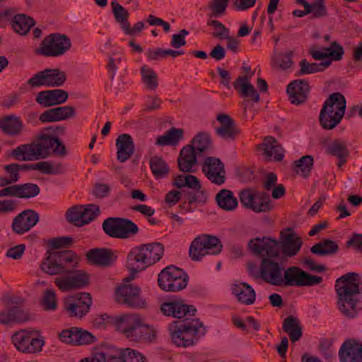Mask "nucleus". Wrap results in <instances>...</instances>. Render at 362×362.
Here are the masks:
<instances>
[{
    "mask_svg": "<svg viewBox=\"0 0 362 362\" xmlns=\"http://www.w3.org/2000/svg\"><path fill=\"white\" fill-rule=\"evenodd\" d=\"M162 313L175 318H186L185 321H173L168 325V331L173 342L177 346L187 347L194 345L206 333L204 325L199 319H192L197 312L193 305H187L181 301H170L161 305Z\"/></svg>",
    "mask_w": 362,
    "mask_h": 362,
    "instance_id": "1",
    "label": "nucleus"
},
{
    "mask_svg": "<svg viewBox=\"0 0 362 362\" xmlns=\"http://www.w3.org/2000/svg\"><path fill=\"white\" fill-rule=\"evenodd\" d=\"M52 154L64 156L66 147L58 137L42 130L30 144L12 149L10 156L19 161H33L47 158Z\"/></svg>",
    "mask_w": 362,
    "mask_h": 362,
    "instance_id": "2",
    "label": "nucleus"
},
{
    "mask_svg": "<svg viewBox=\"0 0 362 362\" xmlns=\"http://www.w3.org/2000/svg\"><path fill=\"white\" fill-rule=\"evenodd\" d=\"M335 291L337 304L341 313L347 318L356 317L362 310V281L359 274L349 272L338 278Z\"/></svg>",
    "mask_w": 362,
    "mask_h": 362,
    "instance_id": "3",
    "label": "nucleus"
},
{
    "mask_svg": "<svg viewBox=\"0 0 362 362\" xmlns=\"http://www.w3.org/2000/svg\"><path fill=\"white\" fill-rule=\"evenodd\" d=\"M346 102L341 93L329 95L320 112L319 122L322 129H333L341 121L346 110Z\"/></svg>",
    "mask_w": 362,
    "mask_h": 362,
    "instance_id": "4",
    "label": "nucleus"
},
{
    "mask_svg": "<svg viewBox=\"0 0 362 362\" xmlns=\"http://www.w3.org/2000/svg\"><path fill=\"white\" fill-rule=\"evenodd\" d=\"M78 264V257L71 250L50 252L40 264V269L49 275L71 272Z\"/></svg>",
    "mask_w": 362,
    "mask_h": 362,
    "instance_id": "5",
    "label": "nucleus"
},
{
    "mask_svg": "<svg viewBox=\"0 0 362 362\" xmlns=\"http://www.w3.org/2000/svg\"><path fill=\"white\" fill-rule=\"evenodd\" d=\"M222 248L223 245L217 237L203 234L197 236L191 243L189 256L193 261H200L207 255L219 254Z\"/></svg>",
    "mask_w": 362,
    "mask_h": 362,
    "instance_id": "6",
    "label": "nucleus"
},
{
    "mask_svg": "<svg viewBox=\"0 0 362 362\" xmlns=\"http://www.w3.org/2000/svg\"><path fill=\"white\" fill-rule=\"evenodd\" d=\"M188 280L187 274L182 269L170 265L158 274V284L163 291L178 292L187 286Z\"/></svg>",
    "mask_w": 362,
    "mask_h": 362,
    "instance_id": "7",
    "label": "nucleus"
},
{
    "mask_svg": "<svg viewBox=\"0 0 362 362\" xmlns=\"http://www.w3.org/2000/svg\"><path fill=\"white\" fill-rule=\"evenodd\" d=\"M105 233L109 237L119 239H127L135 236L139 233V228L132 220L109 217L102 225Z\"/></svg>",
    "mask_w": 362,
    "mask_h": 362,
    "instance_id": "8",
    "label": "nucleus"
},
{
    "mask_svg": "<svg viewBox=\"0 0 362 362\" xmlns=\"http://www.w3.org/2000/svg\"><path fill=\"white\" fill-rule=\"evenodd\" d=\"M71 47L67 35L58 33L46 36L38 48V53L45 57H57L64 55Z\"/></svg>",
    "mask_w": 362,
    "mask_h": 362,
    "instance_id": "9",
    "label": "nucleus"
},
{
    "mask_svg": "<svg viewBox=\"0 0 362 362\" xmlns=\"http://www.w3.org/2000/svg\"><path fill=\"white\" fill-rule=\"evenodd\" d=\"M66 81V74L59 69H45L35 74L27 84L31 88L59 87Z\"/></svg>",
    "mask_w": 362,
    "mask_h": 362,
    "instance_id": "10",
    "label": "nucleus"
},
{
    "mask_svg": "<svg viewBox=\"0 0 362 362\" xmlns=\"http://www.w3.org/2000/svg\"><path fill=\"white\" fill-rule=\"evenodd\" d=\"M141 322V316L136 313L117 316L113 320L117 330L130 341L136 342H139Z\"/></svg>",
    "mask_w": 362,
    "mask_h": 362,
    "instance_id": "11",
    "label": "nucleus"
},
{
    "mask_svg": "<svg viewBox=\"0 0 362 362\" xmlns=\"http://www.w3.org/2000/svg\"><path fill=\"white\" fill-rule=\"evenodd\" d=\"M115 300L131 308L141 309L147 306L146 300L141 296V288L131 284L121 285L116 289Z\"/></svg>",
    "mask_w": 362,
    "mask_h": 362,
    "instance_id": "12",
    "label": "nucleus"
},
{
    "mask_svg": "<svg viewBox=\"0 0 362 362\" xmlns=\"http://www.w3.org/2000/svg\"><path fill=\"white\" fill-rule=\"evenodd\" d=\"M283 284L291 286H313L322 282V277L312 275L298 267H288L284 273Z\"/></svg>",
    "mask_w": 362,
    "mask_h": 362,
    "instance_id": "13",
    "label": "nucleus"
},
{
    "mask_svg": "<svg viewBox=\"0 0 362 362\" xmlns=\"http://www.w3.org/2000/svg\"><path fill=\"white\" fill-rule=\"evenodd\" d=\"M148 252L144 244L134 247L130 250L127 257V267L131 272V274L124 279L127 282L134 279L135 274L153 265Z\"/></svg>",
    "mask_w": 362,
    "mask_h": 362,
    "instance_id": "14",
    "label": "nucleus"
},
{
    "mask_svg": "<svg viewBox=\"0 0 362 362\" xmlns=\"http://www.w3.org/2000/svg\"><path fill=\"white\" fill-rule=\"evenodd\" d=\"M91 303L90 293H78L65 299L64 309L70 317L81 318L89 311Z\"/></svg>",
    "mask_w": 362,
    "mask_h": 362,
    "instance_id": "15",
    "label": "nucleus"
},
{
    "mask_svg": "<svg viewBox=\"0 0 362 362\" xmlns=\"http://www.w3.org/2000/svg\"><path fill=\"white\" fill-rule=\"evenodd\" d=\"M202 170L205 177L214 185H222L226 181L225 165L218 158L206 157L202 164Z\"/></svg>",
    "mask_w": 362,
    "mask_h": 362,
    "instance_id": "16",
    "label": "nucleus"
},
{
    "mask_svg": "<svg viewBox=\"0 0 362 362\" xmlns=\"http://www.w3.org/2000/svg\"><path fill=\"white\" fill-rule=\"evenodd\" d=\"M239 199L240 203L245 208L252 209L256 213L267 212L272 209L269 198L265 197L263 194H256L250 189L240 191Z\"/></svg>",
    "mask_w": 362,
    "mask_h": 362,
    "instance_id": "17",
    "label": "nucleus"
},
{
    "mask_svg": "<svg viewBox=\"0 0 362 362\" xmlns=\"http://www.w3.org/2000/svg\"><path fill=\"white\" fill-rule=\"evenodd\" d=\"M11 339L16 349L23 353L34 354L40 351L44 345L42 339L33 337L25 330L14 333Z\"/></svg>",
    "mask_w": 362,
    "mask_h": 362,
    "instance_id": "18",
    "label": "nucleus"
},
{
    "mask_svg": "<svg viewBox=\"0 0 362 362\" xmlns=\"http://www.w3.org/2000/svg\"><path fill=\"white\" fill-rule=\"evenodd\" d=\"M259 270L260 276L264 281L274 286L283 285L284 268L278 262L269 258H263Z\"/></svg>",
    "mask_w": 362,
    "mask_h": 362,
    "instance_id": "19",
    "label": "nucleus"
},
{
    "mask_svg": "<svg viewBox=\"0 0 362 362\" xmlns=\"http://www.w3.org/2000/svg\"><path fill=\"white\" fill-rule=\"evenodd\" d=\"M216 119L220 123V126L215 129V132L220 138L233 141L240 134V130L236 123L228 115L219 114L217 115Z\"/></svg>",
    "mask_w": 362,
    "mask_h": 362,
    "instance_id": "20",
    "label": "nucleus"
},
{
    "mask_svg": "<svg viewBox=\"0 0 362 362\" xmlns=\"http://www.w3.org/2000/svg\"><path fill=\"white\" fill-rule=\"evenodd\" d=\"M249 247L255 255L277 257L279 253L278 242L267 237L251 240L249 243Z\"/></svg>",
    "mask_w": 362,
    "mask_h": 362,
    "instance_id": "21",
    "label": "nucleus"
},
{
    "mask_svg": "<svg viewBox=\"0 0 362 362\" xmlns=\"http://www.w3.org/2000/svg\"><path fill=\"white\" fill-rule=\"evenodd\" d=\"M39 221V215L32 209L25 210L14 218L12 223L13 231L22 235L30 230Z\"/></svg>",
    "mask_w": 362,
    "mask_h": 362,
    "instance_id": "22",
    "label": "nucleus"
},
{
    "mask_svg": "<svg viewBox=\"0 0 362 362\" xmlns=\"http://www.w3.org/2000/svg\"><path fill=\"white\" fill-rule=\"evenodd\" d=\"M310 92V86L304 79L295 80L287 86V93L292 104L298 105L305 103Z\"/></svg>",
    "mask_w": 362,
    "mask_h": 362,
    "instance_id": "23",
    "label": "nucleus"
},
{
    "mask_svg": "<svg viewBox=\"0 0 362 362\" xmlns=\"http://www.w3.org/2000/svg\"><path fill=\"white\" fill-rule=\"evenodd\" d=\"M69 98L68 92L62 89L42 90L37 93L35 100L44 107L64 103Z\"/></svg>",
    "mask_w": 362,
    "mask_h": 362,
    "instance_id": "24",
    "label": "nucleus"
},
{
    "mask_svg": "<svg viewBox=\"0 0 362 362\" xmlns=\"http://www.w3.org/2000/svg\"><path fill=\"white\" fill-rule=\"evenodd\" d=\"M341 362H362V344L355 339H347L339 351Z\"/></svg>",
    "mask_w": 362,
    "mask_h": 362,
    "instance_id": "25",
    "label": "nucleus"
},
{
    "mask_svg": "<svg viewBox=\"0 0 362 362\" xmlns=\"http://www.w3.org/2000/svg\"><path fill=\"white\" fill-rule=\"evenodd\" d=\"M94 354L99 362L125 361L124 349H117L111 344H102L96 349Z\"/></svg>",
    "mask_w": 362,
    "mask_h": 362,
    "instance_id": "26",
    "label": "nucleus"
},
{
    "mask_svg": "<svg viewBox=\"0 0 362 362\" xmlns=\"http://www.w3.org/2000/svg\"><path fill=\"white\" fill-rule=\"evenodd\" d=\"M75 108L72 106L66 105L48 109L40 115L39 119L43 123L54 122L66 120L75 117Z\"/></svg>",
    "mask_w": 362,
    "mask_h": 362,
    "instance_id": "27",
    "label": "nucleus"
},
{
    "mask_svg": "<svg viewBox=\"0 0 362 362\" xmlns=\"http://www.w3.org/2000/svg\"><path fill=\"white\" fill-rule=\"evenodd\" d=\"M267 161H281L284 158V149L272 136H267L257 147Z\"/></svg>",
    "mask_w": 362,
    "mask_h": 362,
    "instance_id": "28",
    "label": "nucleus"
},
{
    "mask_svg": "<svg viewBox=\"0 0 362 362\" xmlns=\"http://www.w3.org/2000/svg\"><path fill=\"white\" fill-rule=\"evenodd\" d=\"M115 145L117 149V158L120 163H124L129 160L134 152L133 139L128 134L118 136Z\"/></svg>",
    "mask_w": 362,
    "mask_h": 362,
    "instance_id": "29",
    "label": "nucleus"
},
{
    "mask_svg": "<svg viewBox=\"0 0 362 362\" xmlns=\"http://www.w3.org/2000/svg\"><path fill=\"white\" fill-rule=\"evenodd\" d=\"M316 45L312 46L308 53L315 60H321L325 58L331 57L333 60H340L344 54L343 47L336 41L331 43L330 47L323 48L322 51L317 50Z\"/></svg>",
    "mask_w": 362,
    "mask_h": 362,
    "instance_id": "30",
    "label": "nucleus"
},
{
    "mask_svg": "<svg viewBox=\"0 0 362 362\" xmlns=\"http://www.w3.org/2000/svg\"><path fill=\"white\" fill-rule=\"evenodd\" d=\"M197 156H199L194 152L190 145L184 146L180 152L177 158L178 168L183 173H194L193 167L197 163Z\"/></svg>",
    "mask_w": 362,
    "mask_h": 362,
    "instance_id": "31",
    "label": "nucleus"
},
{
    "mask_svg": "<svg viewBox=\"0 0 362 362\" xmlns=\"http://www.w3.org/2000/svg\"><path fill=\"white\" fill-rule=\"evenodd\" d=\"M288 230L289 233L281 234V250L286 257H293L300 251L303 242L291 228Z\"/></svg>",
    "mask_w": 362,
    "mask_h": 362,
    "instance_id": "32",
    "label": "nucleus"
},
{
    "mask_svg": "<svg viewBox=\"0 0 362 362\" xmlns=\"http://www.w3.org/2000/svg\"><path fill=\"white\" fill-rule=\"evenodd\" d=\"M232 293L237 300L244 305H252L256 299L255 290L246 283L234 284L231 286Z\"/></svg>",
    "mask_w": 362,
    "mask_h": 362,
    "instance_id": "33",
    "label": "nucleus"
},
{
    "mask_svg": "<svg viewBox=\"0 0 362 362\" xmlns=\"http://www.w3.org/2000/svg\"><path fill=\"white\" fill-rule=\"evenodd\" d=\"M249 78L250 77L247 76H238L233 83V87L242 97L250 98L253 102L257 103L259 100V95L250 83Z\"/></svg>",
    "mask_w": 362,
    "mask_h": 362,
    "instance_id": "34",
    "label": "nucleus"
},
{
    "mask_svg": "<svg viewBox=\"0 0 362 362\" xmlns=\"http://www.w3.org/2000/svg\"><path fill=\"white\" fill-rule=\"evenodd\" d=\"M88 260L93 264L110 266L113 262L112 251L106 248H95L90 250L86 255Z\"/></svg>",
    "mask_w": 362,
    "mask_h": 362,
    "instance_id": "35",
    "label": "nucleus"
},
{
    "mask_svg": "<svg viewBox=\"0 0 362 362\" xmlns=\"http://www.w3.org/2000/svg\"><path fill=\"white\" fill-rule=\"evenodd\" d=\"M199 156L206 155L212 149V144L209 134L206 132L198 133L192 141L190 145Z\"/></svg>",
    "mask_w": 362,
    "mask_h": 362,
    "instance_id": "36",
    "label": "nucleus"
},
{
    "mask_svg": "<svg viewBox=\"0 0 362 362\" xmlns=\"http://www.w3.org/2000/svg\"><path fill=\"white\" fill-rule=\"evenodd\" d=\"M282 328L289 336L291 342L298 341L303 335L300 321L293 315H289L284 319Z\"/></svg>",
    "mask_w": 362,
    "mask_h": 362,
    "instance_id": "37",
    "label": "nucleus"
},
{
    "mask_svg": "<svg viewBox=\"0 0 362 362\" xmlns=\"http://www.w3.org/2000/svg\"><path fill=\"white\" fill-rule=\"evenodd\" d=\"M22 127L23 123L18 117L8 115L0 119V129L6 134L18 135L21 134Z\"/></svg>",
    "mask_w": 362,
    "mask_h": 362,
    "instance_id": "38",
    "label": "nucleus"
},
{
    "mask_svg": "<svg viewBox=\"0 0 362 362\" xmlns=\"http://www.w3.org/2000/svg\"><path fill=\"white\" fill-rule=\"evenodd\" d=\"M183 138V130L175 127L170 128L163 135L157 138L156 145L159 146H175Z\"/></svg>",
    "mask_w": 362,
    "mask_h": 362,
    "instance_id": "39",
    "label": "nucleus"
},
{
    "mask_svg": "<svg viewBox=\"0 0 362 362\" xmlns=\"http://www.w3.org/2000/svg\"><path fill=\"white\" fill-rule=\"evenodd\" d=\"M339 251L337 242L329 239L323 240L315 244L310 248V252L320 256H327L336 254Z\"/></svg>",
    "mask_w": 362,
    "mask_h": 362,
    "instance_id": "40",
    "label": "nucleus"
},
{
    "mask_svg": "<svg viewBox=\"0 0 362 362\" xmlns=\"http://www.w3.org/2000/svg\"><path fill=\"white\" fill-rule=\"evenodd\" d=\"M11 23L16 33L25 35L35 25V21L32 18L25 14H17L13 17Z\"/></svg>",
    "mask_w": 362,
    "mask_h": 362,
    "instance_id": "41",
    "label": "nucleus"
},
{
    "mask_svg": "<svg viewBox=\"0 0 362 362\" xmlns=\"http://www.w3.org/2000/svg\"><path fill=\"white\" fill-rule=\"evenodd\" d=\"M218 205L226 211H233L238 206V200L229 189H223L216 196Z\"/></svg>",
    "mask_w": 362,
    "mask_h": 362,
    "instance_id": "42",
    "label": "nucleus"
},
{
    "mask_svg": "<svg viewBox=\"0 0 362 362\" xmlns=\"http://www.w3.org/2000/svg\"><path fill=\"white\" fill-rule=\"evenodd\" d=\"M151 170L156 179H162L168 175L170 168L164 159L158 156L151 158L149 161Z\"/></svg>",
    "mask_w": 362,
    "mask_h": 362,
    "instance_id": "43",
    "label": "nucleus"
},
{
    "mask_svg": "<svg viewBox=\"0 0 362 362\" xmlns=\"http://www.w3.org/2000/svg\"><path fill=\"white\" fill-rule=\"evenodd\" d=\"M325 151L327 154L337 158L350 154L347 142L340 139L332 140L327 145Z\"/></svg>",
    "mask_w": 362,
    "mask_h": 362,
    "instance_id": "44",
    "label": "nucleus"
},
{
    "mask_svg": "<svg viewBox=\"0 0 362 362\" xmlns=\"http://www.w3.org/2000/svg\"><path fill=\"white\" fill-rule=\"evenodd\" d=\"M331 64V61L326 60L321 63H309L306 59H303L300 62V70L297 72L298 76L310 74L316 72L323 71Z\"/></svg>",
    "mask_w": 362,
    "mask_h": 362,
    "instance_id": "45",
    "label": "nucleus"
},
{
    "mask_svg": "<svg viewBox=\"0 0 362 362\" xmlns=\"http://www.w3.org/2000/svg\"><path fill=\"white\" fill-rule=\"evenodd\" d=\"M141 81L146 89L155 90L158 86V75L156 71L148 66L144 65L141 68Z\"/></svg>",
    "mask_w": 362,
    "mask_h": 362,
    "instance_id": "46",
    "label": "nucleus"
},
{
    "mask_svg": "<svg viewBox=\"0 0 362 362\" xmlns=\"http://www.w3.org/2000/svg\"><path fill=\"white\" fill-rule=\"evenodd\" d=\"M230 0H211L208 2L206 10L209 18H219L225 15Z\"/></svg>",
    "mask_w": 362,
    "mask_h": 362,
    "instance_id": "47",
    "label": "nucleus"
},
{
    "mask_svg": "<svg viewBox=\"0 0 362 362\" xmlns=\"http://www.w3.org/2000/svg\"><path fill=\"white\" fill-rule=\"evenodd\" d=\"M35 170L46 175H59L65 172V168L62 163L52 164L49 161H40L35 163Z\"/></svg>",
    "mask_w": 362,
    "mask_h": 362,
    "instance_id": "48",
    "label": "nucleus"
},
{
    "mask_svg": "<svg viewBox=\"0 0 362 362\" xmlns=\"http://www.w3.org/2000/svg\"><path fill=\"white\" fill-rule=\"evenodd\" d=\"M111 7L115 21L120 25L121 28L122 29L124 26H127L129 16L128 11L116 0L112 1Z\"/></svg>",
    "mask_w": 362,
    "mask_h": 362,
    "instance_id": "49",
    "label": "nucleus"
},
{
    "mask_svg": "<svg viewBox=\"0 0 362 362\" xmlns=\"http://www.w3.org/2000/svg\"><path fill=\"white\" fill-rule=\"evenodd\" d=\"M314 159L312 156H303L295 161V171L297 174L306 178L309 176L313 166Z\"/></svg>",
    "mask_w": 362,
    "mask_h": 362,
    "instance_id": "50",
    "label": "nucleus"
},
{
    "mask_svg": "<svg viewBox=\"0 0 362 362\" xmlns=\"http://www.w3.org/2000/svg\"><path fill=\"white\" fill-rule=\"evenodd\" d=\"M18 198L30 199L37 197L40 189L37 184L28 182L17 185Z\"/></svg>",
    "mask_w": 362,
    "mask_h": 362,
    "instance_id": "51",
    "label": "nucleus"
},
{
    "mask_svg": "<svg viewBox=\"0 0 362 362\" xmlns=\"http://www.w3.org/2000/svg\"><path fill=\"white\" fill-rule=\"evenodd\" d=\"M144 245L148 252V255L153 264L160 259L164 252V247L161 243H151Z\"/></svg>",
    "mask_w": 362,
    "mask_h": 362,
    "instance_id": "52",
    "label": "nucleus"
},
{
    "mask_svg": "<svg viewBox=\"0 0 362 362\" xmlns=\"http://www.w3.org/2000/svg\"><path fill=\"white\" fill-rule=\"evenodd\" d=\"M100 214L98 206L89 204L86 207L82 205V221L81 225L84 226L93 221Z\"/></svg>",
    "mask_w": 362,
    "mask_h": 362,
    "instance_id": "53",
    "label": "nucleus"
},
{
    "mask_svg": "<svg viewBox=\"0 0 362 362\" xmlns=\"http://www.w3.org/2000/svg\"><path fill=\"white\" fill-rule=\"evenodd\" d=\"M66 219L76 226H82V205H75L69 208L66 212Z\"/></svg>",
    "mask_w": 362,
    "mask_h": 362,
    "instance_id": "54",
    "label": "nucleus"
},
{
    "mask_svg": "<svg viewBox=\"0 0 362 362\" xmlns=\"http://www.w3.org/2000/svg\"><path fill=\"white\" fill-rule=\"evenodd\" d=\"M310 6L313 18H320L327 16V9L325 0H313L310 4Z\"/></svg>",
    "mask_w": 362,
    "mask_h": 362,
    "instance_id": "55",
    "label": "nucleus"
},
{
    "mask_svg": "<svg viewBox=\"0 0 362 362\" xmlns=\"http://www.w3.org/2000/svg\"><path fill=\"white\" fill-rule=\"evenodd\" d=\"M207 25L211 26L215 30L213 36L216 38L223 39L229 35V29L227 28L222 23L217 20H208Z\"/></svg>",
    "mask_w": 362,
    "mask_h": 362,
    "instance_id": "56",
    "label": "nucleus"
},
{
    "mask_svg": "<svg viewBox=\"0 0 362 362\" xmlns=\"http://www.w3.org/2000/svg\"><path fill=\"white\" fill-rule=\"evenodd\" d=\"M156 332L155 329L151 326L144 325L141 319L139 342H151L156 339Z\"/></svg>",
    "mask_w": 362,
    "mask_h": 362,
    "instance_id": "57",
    "label": "nucleus"
},
{
    "mask_svg": "<svg viewBox=\"0 0 362 362\" xmlns=\"http://www.w3.org/2000/svg\"><path fill=\"white\" fill-rule=\"evenodd\" d=\"M42 305L46 310H55L57 308L56 294L53 290H47L42 300Z\"/></svg>",
    "mask_w": 362,
    "mask_h": 362,
    "instance_id": "58",
    "label": "nucleus"
},
{
    "mask_svg": "<svg viewBox=\"0 0 362 362\" xmlns=\"http://www.w3.org/2000/svg\"><path fill=\"white\" fill-rule=\"evenodd\" d=\"M69 277L74 289L83 288L88 283V276L80 270L69 276Z\"/></svg>",
    "mask_w": 362,
    "mask_h": 362,
    "instance_id": "59",
    "label": "nucleus"
},
{
    "mask_svg": "<svg viewBox=\"0 0 362 362\" xmlns=\"http://www.w3.org/2000/svg\"><path fill=\"white\" fill-rule=\"evenodd\" d=\"M5 171L8 173V177H6L7 183L11 185L17 182L20 179L19 169L18 163H11L4 166Z\"/></svg>",
    "mask_w": 362,
    "mask_h": 362,
    "instance_id": "60",
    "label": "nucleus"
},
{
    "mask_svg": "<svg viewBox=\"0 0 362 362\" xmlns=\"http://www.w3.org/2000/svg\"><path fill=\"white\" fill-rule=\"evenodd\" d=\"M78 327H72L68 329L63 330L59 334V337L62 341L69 344H76L77 339Z\"/></svg>",
    "mask_w": 362,
    "mask_h": 362,
    "instance_id": "61",
    "label": "nucleus"
},
{
    "mask_svg": "<svg viewBox=\"0 0 362 362\" xmlns=\"http://www.w3.org/2000/svg\"><path fill=\"white\" fill-rule=\"evenodd\" d=\"M124 362H147L144 355L136 350L129 348L124 349Z\"/></svg>",
    "mask_w": 362,
    "mask_h": 362,
    "instance_id": "62",
    "label": "nucleus"
},
{
    "mask_svg": "<svg viewBox=\"0 0 362 362\" xmlns=\"http://www.w3.org/2000/svg\"><path fill=\"white\" fill-rule=\"evenodd\" d=\"M73 243V238L68 236L58 237L52 239L49 241V245L52 249H59L62 247H67Z\"/></svg>",
    "mask_w": 362,
    "mask_h": 362,
    "instance_id": "63",
    "label": "nucleus"
},
{
    "mask_svg": "<svg viewBox=\"0 0 362 362\" xmlns=\"http://www.w3.org/2000/svg\"><path fill=\"white\" fill-rule=\"evenodd\" d=\"M162 103L161 99L158 96H148L144 104V112H150L159 110Z\"/></svg>",
    "mask_w": 362,
    "mask_h": 362,
    "instance_id": "64",
    "label": "nucleus"
}]
</instances>
